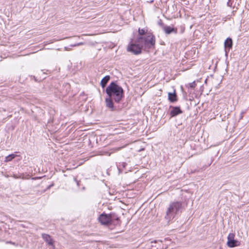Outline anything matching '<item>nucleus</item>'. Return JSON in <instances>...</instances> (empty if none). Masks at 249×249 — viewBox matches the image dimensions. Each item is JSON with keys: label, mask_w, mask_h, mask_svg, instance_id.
<instances>
[{"label": "nucleus", "mask_w": 249, "mask_h": 249, "mask_svg": "<svg viewBox=\"0 0 249 249\" xmlns=\"http://www.w3.org/2000/svg\"><path fill=\"white\" fill-rule=\"evenodd\" d=\"M139 34L140 35H143L145 34V31L143 29H139Z\"/></svg>", "instance_id": "15"}, {"label": "nucleus", "mask_w": 249, "mask_h": 249, "mask_svg": "<svg viewBox=\"0 0 249 249\" xmlns=\"http://www.w3.org/2000/svg\"><path fill=\"white\" fill-rule=\"evenodd\" d=\"M16 156H17V155L14 154H10L5 157L4 161H5V162H8V161H11Z\"/></svg>", "instance_id": "14"}, {"label": "nucleus", "mask_w": 249, "mask_h": 249, "mask_svg": "<svg viewBox=\"0 0 249 249\" xmlns=\"http://www.w3.org/2000/svg\"><path fill=\"white\" fill-rule=\"evenodd\" d=\"M42 237L43 239L46 241V242L49 245L51 246L53 245V241L49 235L47 234H42Z\"/></svg>", "instance_id": "8"}, {"label": "nucleus", "mask_w": 249, "mask_h": 249, "mask_svg": "<svg viewBox=\"0 0 249 249\" xmlns=\"http://www.w3.org/2000/svg\"><path fill=\"white\" fill-rule=\"evenodd\" d=\"M110 79V77L109 76H106L104 77L101 81V85L103 88H104L107 85V83Z\"/></svg>", "instance_id": "13"}, {"label": "nucleus", "mask_w": 249, "mask_h": 249, "mask_svg": "<svg viewBox=\"0 0 249 249\" xmlns=\"http://www.w3.org/2000/svg\"><path fill=\"white\" fill-rule=\"evenodd\" d=\"M111 216L110 214L103 213L98 218L99 221L102 225H108L111 221Z\"/></svg>", "instance_id": "6"}, {"label": "nucleus", "mask_w": 249, "mask_h": 249, "mask_svg": "<svg viewBox=\"0 0 249 249\" xmlns=\"http://www.w3.org/2000/svg\"><path fill=\"white\" fill-rule=\"evenodd\" d=\"M112 99L111 98L109 97V98L106 99V103L107 107L112 110L113 109V103Z\"/></svg>", "instance_id": "11"}, {"label": "nucleus", "mask_w": 249, "mask_h": 249, "mask_svg": "<svg viewBox=\"0 0 249 249\" xmlns=\"http://www.w3.org/2000/svg\"><path fill=\"white\" fill-rule=\"evenodd\" d=\"M84 44V43L83 42H80V43H78L77 44L72 45H71V46L72 47L78 46L82 45Z\"/></svg>", "instance_id": "16"}, {"label": "nucleus", "mask_w": 249, "mask_h": 249, "mask_svg": "<svg viewBox=\"0 0 249 249\" xmlns=\"http://www.w3.org/2000/svg\"><path fill=\"white\" fill-rule=\"evenodd\" d=\"M143 38V47L145 48H151L155 45V39L153 35L150 33L146 34L145 36L142 37Z\"/></svg>", "instance_id": "4"}, {"label": "nucleus", "mask_w": 249, "mask_h": 249, "mask_svg": "<svg viewBox=\"0 0 249 249\" xmlns=\"http://www.w3.org/2000/svg\"><path fill=\"white\" fill-rule=\"evenodd\" d=\"M168 99L172 102H174L177 101V96L175 93V91H174L173 93H168Z\"/></svg>", "instance_id": "12"}, {"label": "nucleus", "mask_w": 249, "mask_h": 249, "mask_svg": "<svg viewBox=\"0 0 249 249\" xmlns=\"http://www.w3.org/2000/svg\"><path fill=\"white\" fill-rule=\"evenodd\" d=\"M225 51L227 53V50L229 51L231 48L232 45V39L230 38H228L225 41L224 43Z\"/></svg>", "instance_id": "7"}, {"label": "nucleus", "mask_w": 249, "mask_h": 249, "mask_svg": "<svg viewBox=\"0 0 249 249\" xmlns=\"http://www.w3.org/2000/svg\"><path fill=\"white\" fill-rule=\"evenodd\" d=\"M143 38L139 37L136 40L132 41L127 46V50L134 54H138L141 53L143 47Z\"/></svg>", "instance_id": "3"}, {"label": "nucleus", "mask_w": 249, "mask_h": 249, "mask_svg": "<svg viewBox=\"0 0 249 249\" xmlns=\"http://www.w3.org/2000/svg\"><path fill=\"white\" fill-rule=\"evenodd\" d=\"M181 206V203L180 202L171 203L167 210L165 218L169 221L172 220L179 213Z\"/></svg>", "instance_id": "2"}, {"label": "nucleus", "mask_w": 249, "mask_h": 249, "mask_svg": "<svg viewBox=\"0 0 249 249\" xmlns=\"http://www.w3.org/2000/svg\"><path fill=\"white\" fill-rule=\"evenodd\" d=\"M182 112L180 108L178 107H174L172 108V110L171 111L170 114L172 117H174L178 115V114L181 113Z\"/></svg>", "instance_id": "10"}, {"label": "nucleus", "mask_w": 249, "mask_h": 249, "mask_svg": "<svg viewBox=\"0 0 249 249\" xmlns=\"http://www.w3.org/2000/svg\"><path fill=\"white\" fill-rule=\"evenodd\" d=\"M235 234L233 233H230L228 236L227 246L230 248H234L239 246L241 244L240 242L234 239Z\"/></svg>", "instance_id": "5"}, {"label": "nucleus", "mask_w": 249, "mask_h": 249, "mask_svg": "<svg viewBox=\"0 0 249 249\" xmlns=\"http://www.w3.org/2000/svg\"><path fill=\"white\" fill-rule=\"evenodd\" d=\"M164 31L167 34H170L171 33H177V30L171 26H166L163 28Z\"/></svg>", "instance_id": "9"}, {"label": "nucleus", "mask_w": 249, "mask_h": 249, "mask_svg": "<svg viewBox=\"0 0 249 249\" xmlns=\"http://www.w3.org/2000/svg\"><path fill=\"white\" fill-rule=\"evenodd\" d=\"M106 92L110 98L119 103L124 96V90L122 87L115 82L111 83L106 89Z\"/></svg>", "instance_id": "1"}, {"label": "nucleus", "mask_w": 249, "mask_h": 249, "mask_svg": "<svg viewBox=\"0 0 249 249\" xmlns=\"http://www.w3.org/2000/svg\"><path fill=\"white\" fill-rule=\"evenodd\" d=\"M166 248H167V247L166 246V247H162V248H160V249H166Z\"/></svg>", "instance_id": "17"}]
</instances>
